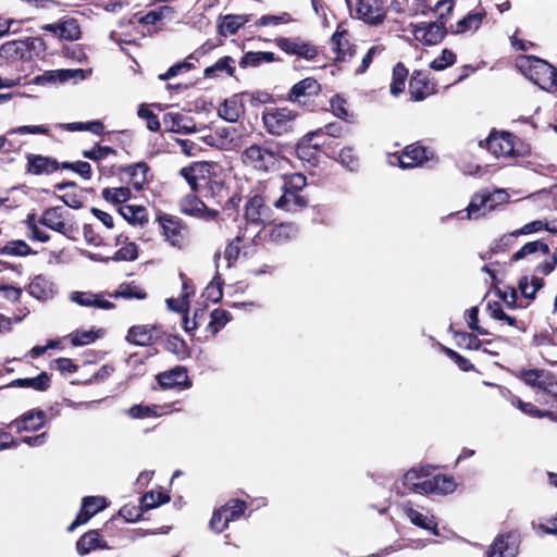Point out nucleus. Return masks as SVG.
<instances>
[{"instance_id": "1", "label": "nucleus", "mask_w": 557, "mask_h": 557, "mask_svg": "<svg viewBox=\"0 0 557 557\" xmlns=\"http://www.w3.org/2000/svg\"><path fill=\"white\" fill-rule=\"evenodd\" d=\"M245 226L239 228L238 240H250L256 231H263L272 224L273 210L267 203L265 198L259 194L250 197L245 206Z\"/></svg>"}, {"instance_id": "2", "label": "nucleus", "mask_w": 557, "mask_h": 557, "mask_svg": "<svg viewBox=\"0 0 557 557\" xmlns=\"http://www.w3.org/2000/svg\"><path fill=\"white\" fill-rule=\"evenodd\" d=\"M517 66L527 78L544 90L549 91L557 86V69L540 58L523 55L518 59Z\"/></svg>"}, {"instance_id": "3", "label": "nucleus", "mask_w": 557, "mask_h": 557, "mask_svg": "<svg viewBox=\"0 0 557 557\" xmlns=\"http://www.w3.org/2000/svg\"><path fill=\"white\" fill-rule=\"evenodd\" d=\"M242 161L256 171L269 173L278 170L281 151L277 147L251 145L242 152Z\"/></svg>"}, {"instance_id": "4", "label": "nucleus", "mask_w": 557, "mask_h": 557, "mask_svg": "<svg viewBox=\"0 0 557 557\" xmlns=\"http://www.w3.org/2000/svg\"><path fill=\"white\" fill-rule=\"evenodd\" d=\"M297 113L288 108L268 109L262 114L267 132L274 136H282L294 131Z\"/></svg>"}, {"instance_id": "5", "label": "nucleus", "mask_w": 557, "mask_h": 557, "mask_svg": "<svg viewBox=\"0 0 557 557\" xmlns=\"http://www.w3.org/2000/svg\"><path fill=\"white\" fill-rule=\"evenodd\" d=\"M269 226L270 228L265 227L263 231H256L251 234L250 242L252 246H260L265 242L281 245L294 239L299 231L298 226L292 222L270 224Z\"/></svg>"}, {"instance_id": "6", "label": "nucleus", "mask_w": 557, "mask_h": 557, "mask_svg": "<svg viewBox=\"0 0 557 557\" xmlns=\"http://www.w3.org/2000/svg\"><path fill=\"white\" fill-rule=\"evenodd\" d=\"M520 543V533L517 530L500 533L490 545L486 557H516Z\"/></svg>"}, {"instance_id": "7", "label": "nucleus", "mask_w": 557, "mask_h": 557, "mask_svg": "<svg viewBox=\"0 0 557 557\" xmlns=\"http://www.w3.org/2000/svg\"><path fill=\"white\" fill-rule=\"evenodd\" d=\"M158 221L165 240L172 247L183 249L187 244V230L181 219L170 214H161L158 216Z\"/></svg>"}, {"instance_id": "8", "label": "nucleus", "mask_w": 557, "mask_h": 557, "mask_svg": "<svg viewBox=\"0 0 557 557\" xmlns=\"http://www.w3.org/2000/svg\"><path fill=\"white\" fill-rule=\"evenodd\" d=\"M520 379L537 391L554 397L557 396V377L548 371L539 369L521 370Z\"/></svg>"}, {"instance_id": "9", "label": "nucleus", "mask_w": 557, "mask_h": 557, "mask_svg": "<svg viewBox=\"0 0 557 557\" xmlns=\"http://www.w3.org/2000/svg\"><path fill=\"white\" fill-rule=\"evenodd\" d=\"M276 46L289 55H297L307 61H312L319 53L318 47L300 37H280Z\"/></svg>"}, {"instance_id": "10", "label": "nucleus", "mask_w": 557, "mask_h": 557, "mask_svg": "<svg viewBox=\"0 0 557 557\" xmlns=\"http://www.w3.org/2000/svg\"><path fill=\"white\" fill-rule=\"evenodd\" d=\"M432 157L433 153L425 147L420 145H408L400 154L391 156L389 162L392 164L397 162L401 169H413L421 166L424 162L432 159Z\"/></svg>"}, {"instance_id": "11", "label": "nucleus", "mask_w": 557, "mask_h": 557, "mask_svg": "<svg viewBox=\"0 0 557 557\" xmlns=\"http://www.w3.org/2000/svg\"><path fill=\"white\" fill-rule=\"evenodd\" d=\"M107 499L101 496H86L82 500V507L75 520L67 527L73 532L77 527L87 523L95 515L106 509Z\"/></svg>"}, {"instance_id": "12", "label": "nucleus", "mask_w": 557, "mask_h": 557, "mask_svg": "<svg viewBox=\"0 0 557 557\" xmlns=\"http://www.w3.org/2000/svg\"><path fill=\"white\" fill-rule=\"evenodd\" d=\"M159 325H134L128 329L126 341L136 346H150L163 336Z\"/></svg>"}, {"instance_id": "13", "label": "nucleus", "mask_w": 557, "mask_h": 557, "mask_svg": "<svg viewBox=\"0 0 557 557\" xmlns=\"http://www.w3.org/2000/svg\"><path fill=\"white\" fill-rule=\"evenodd\" d=\"M447 30L443 23L431 22V23H419L413 27V35L417 40L423 45L433 46L441 42Z\"/></svg>"}, {"instance_id": "14", "label": "nucleus", "mask_w": 557, "mask_h": 557, "mask_svg": "<svg viewBox=\"0 0 557 557\" xmlns=\"http://www.w3.org/2000/svg\"><path fill=\"white\" fill-rule=\"evenodd\" d=\"M157 381L163 389L177 388L182 391L191 386L187 370L182 366H176L169 371L159 373Z\"/></svg>"}, {"instance_id": "15", "label": "nucleus", "mask_w": 557, "mask_h": 557, "mask_svg": "<svg viewBox=\"0 0 557 557\" xmlns=\"http://www.w3.org/2000/svg\"><path fill=\"white\" fill-rule=\"evenodd\" d=\"M210 169L211 165L208 162H195L183 168L180 174L194 191H198L202 185L209 183Z\"/></svg>"}, {"instance_id": "16", "label": "nucleus", "mask_w": 557, "mask_h": 557, "mask_svg": "<svg viewBox=\"0 0 557 557\" xmlns=\"http://www.w3.org/2000/svg\"><path fill=\"white\" fill-rule=\"evenodd\" d=\"M487 150L496 157H510L513 154V136L510 133H491L486 139Z\"/></svg>"}, {"instance_id": "17", "label": "nucleus", "mask_w": 557, "mask_h": 557, "mask_svg": "<svg viewBox=\"0 0 557 557\" xmlns=\"http://www.w3.org/2000/svg\"><path fill=\"white\" fill-rule=\"evenodd\" d=\"M357 15L370 25H379L385 17L380 0H359Z\"/></svg>"}, {"instance_id": "18", "label": "nucleus", "mask_w": 557, "mask_h": 557, "mask_svg": "<svg viewBox=\"0 0 557 557\" xmlns=\"http://www.w3.org/2000/svg\"><path fill=\"white\" fill-rule=\"evenodd\" d=\"M347 37L348 32L344 29L336 30L331 38L332 49L336 54V61L347 62L356 54V47L350 44Z\"/></svg>"}, {"instance_id": "19", "label": "nucleus", "mask_w": 557, "mask_h": 557, "mask_svg": "<svg viewBox=\"0 0 557 557\" xmlns=\"http://www.w3.org/2000/svg\"><path fill=\"white\" fill-rule=\"evenodd\" d=\"M42 29L53 33L60 39L69 41L77 40L81 36L79 25L74 18L62 20L54 24H46L42 26Z\"/></svg>"}, {"instance_id": "20", "label": "nucleus", "mask_w": 557, "mask_h": 557, "mask_svg": "<svg viewBox=\"0 0 557 557\" xmlns=\"http://www.w3.org/2000/svg\"><path fill=\"white\" fill-rule=\"evenodd\" d=\"M273 205L287 212H298L308 206V200L297 190L284 188L283 194Z\"/></svg>"}, {"instance_id": "21", "label": "nucleus", "mask_w": 557, "mask_h": 557, "mask_svg": "<svg viewBox=\"0 0 557 557\" xmlns=\"http://www.w3.org/2000/svg\"><path fill=\"white\" fill-rule=\"evenodd\" d=\"M533 343L534 345L542 347L541 354L547 363L557 366V360L554 359L556 357L554 348H557V334L553 330H546L535 334Z\"/></svg>"}, {"instance_id": "22", "label": "nucleus", "mask_w": 557, "mask_h": 557, "mask_svg": "<svg viewBox=\"0 0 557 557\" xmlns=\"http://www.w3.org/2000/svg\"><path fill=\"white\" fill-rule=\"evenodd\" d=\"M163 122L173 133L187 135L197 132L194 120L182 113L168 112L163 115Z\"/></svg>"}, {"instance_id": "23", "label": "nucleus", "mask_w": 557, "mask_h": 557, "mask_svg": "<svg viewBox=\"0 0 557 557\" xmlns=\"http://www.w3.org/2000/svg\"><path fill=\"white\" fill-rule=\"evenodd\" d=\"M46 412L44 410H30L25 412L18 419L11 422L18 433L24 431H38L45 422Z\"/></svg>"}, {"instance_id": "24", "label": "nucleus", "mask_w": 557, "mask_h": 557, "mask_svg": "<svg viewBox=\"0 0 557 557\" xmlns=\"http://www.w3.org/2000/svg\"><path fill=\"white\" fill-rule=\"evenodd\" d=\"M27 161V172L34 175L50 174L60 169L55 159L41 154H28Z\"/></svg>"}, {"instance_id": "25", "label": "nucleus", "mask_w": 557, "mask_h": 557, "mask_svg": "<svg viewBox=\"0 0 557 557\" xmlns=\"http://www.w3.org/2000/svg\"><path fill=\"white\" fill-rule=\"evenodd\" d=\"M70 299L82 307H96L99 309L110 310L114 308V304L102 299L100 294L90 292H72Z\"/></svg>"}, {"instance_id": "26", "label": "nucleus", "mask_w": 557, "mask_h": 557, "mask_svg": "<svg viewBox=\"0 0 557 557\" xmlns=\"http://www.w3.org/2000/svg\"><path fill=\"white\" fill-rule=\"evenodd\" d=\"M457 487V484L453 476L449 475H435L432 479L423 481V488L426 494H450Z\"/></svg>"}, {"instance_id": "27", "label": "nucleus", "mask_w": 557, "mask_h": 557, "mask_svg": "<svg viewBox=\"0 0 557 557\" xmlns=\"http://www.w3.org/2000/svg\"><path fill=\"white\" fill-rule=\"evenodd\" d=\"M28 293L38 300H48L54 296V284L44 275H37L28 285Z\"/></svg>"}, {"instance_id": "28", "label": "nucleus", "mask_w": 557, "mask_h": 557, "mask_svg": "<svg viewBox=\"0 0 557 557\" xmlns=\"http://www.w3.org/2000/svg\"><path fill=\"white\" fill-rule=\"evenodd\" d=\"M96 548H108L107 543L101 540L97 530L86 532L76 542V549L81 556L87 555Z\"/></svg>"}, {"instance_id": "29", "label": "nucleus", "mask_w": 557, "mask_h": 557, "mask_svg": "<svg viewBox=\"0 0 557 557\" xmlns=\"http://www.w3.org/2000/svg\"><path fill=\"white\" fill-rule=\"evenodd\" d=\"M404 511L412 524L426 530L434 535H438L437 522L434 517H428L409 506H404Z\"/></svg>"}, {"instance_id": "30", "label": "nucleus", "mask_w": 557, "mask_h": 557, "mask_svg": "<svg viewBox=\"0 0 557 557\" xmlns=\"http://www.w3.org/2000/svg\"><path fill=\"white\" fill-rule=\"evenodd\" d=\"M250 21V15L227 14L218 25V32L221 36L227 37L234 35L242 26Z\"/></svg>"}, {"instance_id": "31", "label": "nucleus", "mask_w": 557, "mask_h": 557, "mask_svg": "<svg viewBox=\"0 0 557 557\" xmlns=\"http://www.w3.org/2000/svg\"><path fill=\"white\" fill-rule=\"evenodd\" d=\"M320 91V85L317 79L312 77L304 78L296 83L288 95L290 101H299L300 97L317 95Z\"/></svg>"}, {"instance_id": "32", "label": "nucleus", "mask_w": 557, "mask_h": 557, "mask_svg": "<svg viewBox=\"0 0 557 557\" xmlns=\"http://www.w3.org/2000/svg\"><path fill=\"white\" fill-rule=\"evenodd\" d=\"M40 223L58 233H66V225L63 221L61 207H52L46 209L41 215Z\"/></svg>"}, {"instance_id": "33", "label": "nucleus", "mask_w": 557, "mask_h": 557, "mask_svg": "<svg viewBox=\"0 0 557 557\" xmlns=\"http://www.w3.org/2000/svg\"><path fill=\"white\" fill-rule=\"evenodd\" d=\"M429 474V471L424 468H411L404 474L403 485L413 493L426 494L423 488L424 480L421 481V479L428 476Z\"/></svg>"}, {"instance_id": "34", "label": "nucleus", "mask_w": 557, "mask_h": 557, "mask_svg": "<svg viewBox=\"0 0 557 557\" xmlns=\"http://www.w3.org/2000/svg\"><path fill=\"white\" fill-rule=\"evenodd\" d=\"M117 211L125 221L133 225H143L148 221L147 210L143 206L121 205Z\"/></svg>"}, {"instance_id": "35", "label": "nucleus", "mask_w": 557, "mask_h": 557, "mask_svg": "<svg viewBox=\"0 0 557 557\" xmlns=\"http://www.w3.org/2000/svg\"><path fill=\"white\" fill-rule=\"evenodd\" d=\"M276 60L275 54L270 51H248L242 57L239 66L243 69L257 67L262 63H271Z\"/></svg>"}, {"instance_id": "36", "label": "nucleus", "mask_w": 557, "mask_h": 557, "mask_svg": "<svg viewBox=\"0 0 557 557\" xmlns=\"http://www.w3.org/2000/svg\"><path fill=\"white\" fill-rule=\"evenodd\" d=\"M16 387H29L38 392H45L50 387V376L47 372H41L35 377L16 379L11 383Z\"/></svg>"}, {"instance_id": "37", "label": "nucleus", "mask_w": 557, "mask_h": 557, "mask_svg": "<svg viewBox=\"0 0 557 557\" xmlns=\"http://www.w3.org/2000/svg\"><path fill=\"white\" fill-rule=\"evenodd\" d=\"M485 16L484 12H470L465 17L459 20L456 24V28L453 29L454 34H463L469 30H476L483 18Z\"/></svg>"}, {"instance_id": "38", "label": "nucleus", "mask_w": 557, "mask_h": 557, "mask_svg": "<svg viewBox=\"0 0 557 557\" xmlns=\"http://www.w3.org/2000/svg\"><path fill=\"white\" fill-rule=\"evenodd\" d=\"M487 211V196L485 193H478L472 196L468 207L467 216L470 220H476L482 215H485Z\"/></svg>"}, {"instance_id": "39", "label": "nucleus", "mask_w": 557, "mask_h": 557, "mask_svg": "<svg viewBox=\"0 0 557 557\" xmlns=\"http://www.w3.org/2000/svg\"><path fill=\"white\" fill-rule=\"evenodd\" d=\"M234 59L232 57L225 55L219 59L213 65L205 69V77L211 78L215 76L218 72H225L228 76H234L235 66Z\"/></svg>"}, {"instance_id": "40", "label": "nucleus", "mask_w": 557, "mask_h": 557, "mask_svg": "<svg viewBox=\"0 0 557 557\" xmlns=\"http://www.w3.org/2000/svg\"><path fill=\"white\" fill-rule=\"evenodd\" d=\"M537 251H541L543 255H547L549 252V247L546 243L542 240L529 242L512 255L511 261H519L525 258L527 256L533 255Z\"/></svg>"}, {"instance_id": "41", "label": "nucleus", "mask_w": 557, "mask_h": 557, "mask_svg": "<svg viewBox=\"0 0 557 557\" xmlns=\"http://www.w3.org/2000/svg\"><path fill=\"white\" fill-rule=\"evenodd\" d=\"M426 77L421 72H414L409 81V91L414 101H421L426 97Z\"/></svg>"}, {"instance_id": "42", "label": "nucleus", "mask_w": 557, "mask_h": 557, "mask_svg": "<svg viewBox=\"0 0 557 557\" xmlns=\"http://www.w3.org/2000/svg\"><path fill=\"white\" fill-rule=\"evenodd\" d=\"M407 76L408 70L403 63H397L393 69V79L389 86L393 96H398L404 91Z\"/></svg>"}, {"instance_id": "43", "label": "nucleus", "mask_w": 557, "mask_h": 557, "mask_svg": "<svg viewBox=\"0 0 557 557\" xmlns=\"http://www.w3.org/2000/svg\"><path fill=\"white\" fill-rule=\"evenodd\" d=\"M24 47L21 39L8 41L0 47V57L7 60L24 59L26 57Z\"/></svg>"}, {"instance_id": "44", "label": "nucleus", "mask_w": 557, "mask_h": 557, "mask_svg": "<svg viewBox=\"0 0 557 557\" xmlns=\"http://www.w3.org/2000/svg\"><path fill=\"white\" fill-rule=\"evenodd\" d=\"M164 349L175 355L178 359L188 357V347L183 338L177 335H169L164 341Z\"/></svg>"}, {"instance_id": "45", "label": "nucleus", "mask_w": 557, "mask_h": 557, "mask_svg": "<svg viewBox=\"0 0 557 557\" xmlns=\"http://www.w3.org/2000/svg\"><path fill=\"white\" fill-rule=\"evenodd\" d=\"M113 298H125V299H145L147 294L145 290L139 288L134 283H123L119 286V288L109 295Z\"/></svg>"}, {"instance_id": "46", "label": "nucleus", "mask_w": 557, "mask_h": 557, "mask_svg": "<svg viewBox=\"0 0 557 557\" xmlns=\"http://www.w3.org/2000/svg\"><path fill=\"white\" fill-rule=\"evenodd\" d=\"M170 502V496L162 491H150L140 500V508L144 510L153 509Z\"/></svg>"}, {"instance_id": "47", "label": "nucleus", "mask_w": 557, "mask_h": 557, "mask_svg": "<svg viewBox=\"0 0 557 557\" xmlns=\"http://www.w3.org/2000/svg\"><path fill=\"white\" fill-rule=\"evenodd\" d=\"M174 9L170 5H162L156 10L149 11L147 14L139 18V22L145 25H154L163 18H172Z\"/></svg>"}, {"instance_id": "48", "label": "nucleus", "mask_w": 557, "mask_h": 557, "mask_svg": "<svg viewBox=\"0 0 557 557\" xmlns=\"http://www.w3.org/2000/svg\"><path fill=\"white\" fill-rule=\"evenodd\" d=\"M131 189L128 187H117V188H104L101 191V196L108 202L114 205H124L131 198Z\"/></svg>"}, {"instance_id": "49", "label": "nucleus", "mask_w": 557, "mask_h": 557, "mask_svg": "<svg viewBox=\"0 0 557 557\" xmlns=\"http://www.w3.org/2000/svg\"><path fill=\"white\" fill-rule=\"evenodd\" d=\"M252 246L250 240H238V235L231 243L227 244L224 250V257L227 260V268H231L232 262L236 261L239 257L242 249Z\"/></svg>"}, {"instance_id": "50", "label": "nucleus", "mask_w": 557, "mask_h": 557, "mask_svg": "<svg viewBox=\"0 0 557 557\" xmlns=\"http://www.w3.org/2000/svg\"><path fill=\"white\" fill-rule=\"evenodd\" d=\"M32 248L24 240H11L0 248V255L24 257L30 255Z\"/></svg>"}, {"instance_id": "51", "label": "nucleus", "mask_w": 557, "mask_h": 557, "mask_svg": "<svg viewBox=\"0 0 557 557\" xmlns=\"http://www.w3.org/2000/svg\"><path fill=\"white\" fill-rule=\"evenodd\" d=\"M337 161L350 172H356L359 169V158L352 147H344L338 153Z\"/></svg>"}, {"instance_id": "52", "label": "nucleus", "mask_w": 557, "mask_h": 557, "mask_svg": "<svg viewBox=\"0 0 557 557\" xmlns=\"http://www.w3.org/2000/svg\"><path fill=\"white\" fill-rule=\"evenodd\" d=\"M180 208L184 214L198 218L203 210V201L196 196H186L181 200Z\"/></svg>"}, {"instance_id": "53", "label": "nucleus", "mask_w": 557, "mask_h": 557, "mask_svg": "<svg viewBox=\"0 0 557 557\" xmlns=\"http://www.w3.org/2000/svg\"><path fill=\"white\" fill-rule=\"evenodd\" d=\"M215 133L219 141L223 143V150L228 149L231 146L236 145L238 134L233 126L215 127Z\"/></svg>"}, {"instance_id": "54", "label": "nucleus", "mask_w": 557, "mask_h": 557, "mask_svg": "<svg viewBox=\"0 0 557 557\" xmlns=\"http://www.w3.org/2000/svg\"><path fill=\"white\" fill-rule=\"evenodd\" d=\"M224 510L228 523L231 521L237 520L242 515H244L246 509V503L240 499H231L224 506H222Z\"/></svg>"}, {"instance_id": "55", "label": "nucleus", "mask_w": 557, "mask_h": 557, "mask_svg": "<svg viewBox=\"0 0 557 557\" xmlns=\"http://www.w3.org/2000/svg\"><path fill=\"white\" fill-rule=\"evenodd\" d=\"M456 62V54L449 49H443L440 57L435 58L430 67L435 71H443Z\"/></svg>"}, {"instance_id": "56", "label": "nucleus", "mask_w": 557, "mask_h": 557, "mask_svg": "<svg viewBox=\"0 0 557 557\" xmlns=\"http://www.w3.org/2000/svg\"><path fill=\"white\" fill-rule=\"evenodd\" d=\"M230 319L231 314L228 311L222 309H214L211 312V321L209 323V329L213 334H216L222 327L226 325Z\"/></svg>"}, {"instance_id": "57", "label": "nucleus", "mask_w": 557, "mask_h": 557, "mask_svg": "<svg viewBox=\"0 0 557 557\" xmlns=\"http://www.w3.org/2000/svg\"><path fill=\"white\" fill-rule=\"evenodd\" d=\"M455 337L457 339L458 345L467 349L479 350L483 345V342L471 333L456 332Z\"/></svg>"}, {"instance_id": "58", "label": "nucleus", "mask_w": 557, "mask_h": 557, "mask_svg": "<svg viewBox=\"0 0 557 557\" xmlns=\"http://www.w3.org/2000/svg\"><path fill=\"white\" fill-rule=\"evenodd\" d=\"M138 257V248L135 243H127L121 247L111 260L114 261H134Z\"/></svg>"}, {"instance_id": "59", "label": "nucleus", "mask_w": 557, "mask_h": 557, "mask_svg": "<svg viewBox=\"0 0 557 557\" xmlns=\"http://www.w3.org/2000/svg\"><path fill=\"white\" fill-rule=\"evenodd\" d=\"M219 115L227 122H236L239 117V108L235 101L225 100L219 108Z\"/></svg>"}, {"instance_id": "60", "label": "nucleus", "mask_w": 557, "mask_h": 557, "mask_svg": "<svg viewBox=\"0 0 557 557\" xmlns=\"http://www.w3.org/2000/svg\"><path fill=\"white\" fill-rule=\"evenodd\" d=\"M148 170V165L143 162L128 166L127 173L135 180L134 186L137 189L145 183Z\"/></svg>"}, {"instance_id": "61", "label": "nucleus", "mask_w": 557, "mask_h": 557, "mask_svg": "<svg viewBox=\"0 0 557 557\" xmlns=\"http://www.w3.org/2000/svg\"><path fill=\"white\" fill-rule=\"evenodd\" d=\"M140 119H145L147 121V128L151 132H158L160 129V121L151 110H149L145 104H140L137 112Z\"/></svg>"}, {"instance_id": "62", "label": "nucleus", "mask_w": 557, "mask_h": 557, "mask_svg": "<svg viewBox=\"0 0 557 557\" xmlns=\"http://www.w3.org/2000/svg\"><path fill=\"white\" fill-rule=\"evenodd\" d=\"M209 527L216 533H221L228 527V521L222 507L213 511Z\"/></svg>"}, {"instance_id": "63", "label": "nucleus", "mask_w": 557, "mask_h": 557, "mask_svg": "<svg viewBox=\"0 0 557 557\" xmlns=\"http://www.w3.org/2000/svg\"><path fill=\"white\" fill-rule=\"evenodd\" d=\"M332 112L335 116L342 120H348L349 112L346 108V100L339 95H335L330 100Z\"/></svg>"}, {"instance_id": "64", "label": "nucleus", "mask_w": 557, "mask_h": 557, "mask_svg": "<svg viewBox=\"0 0 557 557\" xmlns=\"http://www.w3.org/2000/svg\"><path fill=\"white\" fill-rule=\"evenodd\" d=\"M222 284L223 281L216 272L210 284L207 286L206 290L208 294V299H210L213 302H218L222 298Z\"/></svg>"}]
</instances>
